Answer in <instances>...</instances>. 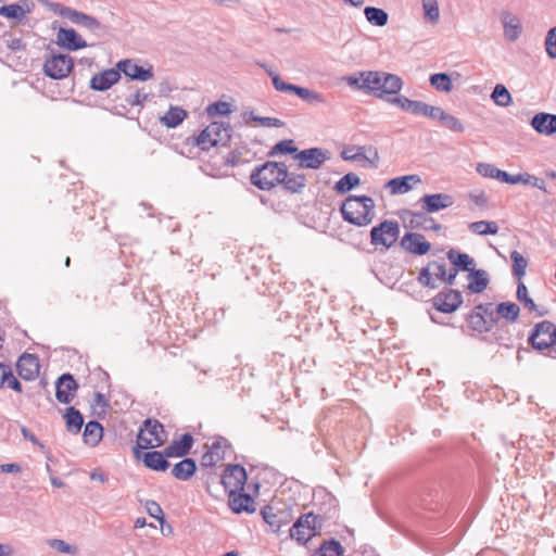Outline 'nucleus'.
Here are the masks:
<instances>
[{
    "label": "nucleus",
    "instance_id": "nucleus-29",
    "mask_svg": "<svg viewBox=\"0 0 556 556\" xmlns=\"http://www.w3.org/2000/svg\"><path fill=\"white\" fill-rule=\"evenodd\" d=\"M197 471V463L192 458L185 457L179 463L175 464L172 469V475L180 481L189 480Z\"/></svg>",
    "mask_w": 556,
    "mask_h": 556
},
{
    "label": "nucleus",
    "instance_id": "nucleus-51",
    "mask_svg": "<svg viewBox=\"0 0 556 556\" xmlns=\"http://www.w3.org/2000/svg\"><path fill=\"white\" fill-rule=\"evenodd\" d=\"M510 260L513 262V274L520 281L521 278L526 275L528 261L518 251H513L510 253Z\"/></svg>",
    "mask_w": 556,
    "mask_h": 556
},
{
    "label": "nucleus",
    "instance_id": "nucleus-55",
    "mask_svg": "<svg viewBox=\"0 0 556 556\" xmlns=\"http://www.w3.org/2000/svg\"><path fill=\"white\" fill-rule=\"evenodd\" d=\"M316 521H317V516H315L313 513L304 514L294 522L295 529L304 528L307 531H309L311 533L315 534L316 533L315 532Z\"/></svg>",
    "mask_w": 556,
    "mask_h": 556
},
{
    "label": "nucleus",
    "instance_id": "nucleus-45",
    "mask_svg": "<svg viewBox=\"0 0 556 556\" xmlns=\"http://www.w3.org/2000/svg\"><path fill=\"white\" fill-rule=\"evenodd\" d=\"M516 298L530 312H538L539 316H543L546 312H539L534 301L529 296L528 289L522 281L518 282Z\"/></svg>",
    "mask_w": 556,
    "mask_h": 556
},
{
    "label": "nucleus",
    "instance_id": "nucleus-2",
    "mask_svg": "<svg viewBox=\"0 0 556 556\" xmlns=\"http://www.w3.org/2000/svg\"><path fill=\"white\" fill-rule=\"evenodd\" d=\"M366 81L369 85L368 94L387 102L392 96L400 93L404 84L400 76L382 71H369Z\"/></svg>",
    "mask_w": 556,
    "mask_h": 556
},
{
    "label": "nucleus",
    "instance_id": "nucleus-32",
    "mask_svg": "<svg viewBox=\"0 0 556 556\" xmlns=\"http://www.w3.org/2000/svg\"><path fill=\"white\" fill-rule=\"evenodd\" d=\"M447 258L453 264V266L458 270L460 269L464 271H470L471 269H473L475 260L466 253H462L454 249H451L447 252Z\"/></svg>",
    "mask_w": 556,
    "mask_h": 556
},
{
    "label": "nucleus",
    "instance_id": "nucleus-5",
    "mask_svg": "<svg viewBox=\"0 0 556 556\" xmlns=\"http://www.w3.org/2000/svg\"><path fill=\"white\" fill-rule=\"evenodd\" d=\"M166 441V432L163 425L155 419H146L137 435V445L134 447L136 456L139 450H148L161 446Z\"/></svg>",
    "mask_w": 556,
    "mask_h": 556
},
{
    "label": "nucleus",
    "instance_id": "nucleus-38",
    "mask_svg": "<svg viewBox=\"0 0 556 556\" xmlns=\"http://www.w3.org/2000/svg\"><path fill=\"white\" fill-rule=\"evenodd\" d=\"M65 422H66V429L68 432L72 433H78L84 425V418L83 415L78 409L71 406L67 407L65 410Z\"/></svg>",
    "mask_w": 556,
    "mask_h": 556
},
{
    "label": "nucleus",
    "instance_id": "nucleus-34",
    "mask_svg": "<svg viewBox=\"0 0 556 556\" xmlns=\"http://www.w3.org/2000/svg\"><path fill=\"white\" fill-rule=\"evenodd\" d=\"M188 113L179 106H170L169 110L160 118V122L167 128H175L187 117Z\"/></svg>",
    "mask_w": 556,
    "mask_h": 556
},
{
    "label": "nucleus",
    "instance_id": "nucleus-24",
    "mask_svg": "<svg viewBox=\"0 0 556 556\" xmlns=\"http://www.w3.org/2000/svg\"><path fill=\"white\" fill-rule=\"evenodd\" d=\"M420 181L418 175H406L390 179L386 187L389 188L391 194H403L412 190L413 184Z\"/></svg>",
    "mask_w": 556,
    "mask_h": 556
},
{
    "label": "nucleus",
    "instance_id": "nucleus-1",
    "mask_svg": "<svg viewBox=\"0 0 556 556\" xmlns=\"http://www.w3.org/2000/svg\"><path fill=\"white\" fill-rule=\"evenodd\" d=\"M375 201L368 195H349L340 207L342 217L349 224L365 227L375 218Z\"/></svg>",
    "mask_w": 556,
    "mask_h": 556
},
{
    "label": "nucleus",
    "instance_id": "nucleus-8",
    "mask_svg": "<svg viewBox=\"0 0 556 556\" xmlns=\"http://www.w3.org/2000/svg\"><path fill=\"white\" fill-rule=\"evenodd\" d=\"M245 468L239 464L228 465L220 477V483L228 494L241 492L247 483Z\"/></svg>",
    "mask_w": 556,
    "mask_h": 556
},
{
    "label": "nucleus",
    "instance_id": "nucleus-28",
    "mask_svg": "<svg viewBox=\"0 0 556 556\" xmlns=\"http://www.w3.org/2000/svg\"><path fill=\"white\" fill-rule=\"evenodd\" d=\"M29 12L30 8L27 0L0 7V15L16 22H21L25 17L26 13Z\"/></svg>",
    "mask_w": 556,
    "mask_h": 556
},
{
    "label": "nucleus",
    "instance_id": "nucleus-6",
    "mask_svg": "<svg viewBox=\"0 0 556 556\" xmlns=\"http://www.w3.org/2000/svg\"><path fill=\"white\" fill-rule=\"evenodd\" d=\"M49 8L54 14L63 18H67L77 26L84 27L93 34H100L105 30V26H103L96 17L84 12L65 7L59 2H50Z\"/></svg>",
    "mask_w": 556,
    "mask_h": 556
},
{
    "label": "nucleus",
    "instance_id": "nucleus-41",
    "mask_svg": "<svg viewBox=\"0 0 556 556\" xmlns=\"http://www.w3.org/2000/svg\"><path fill=\"white\" fill-rule=\"evenodd\" d=\"M261 515L264 521L271 527L274 531H279L282 525L287 523L286 520L282 519V513H275L274 507L266 505L262 508Z\"/></svg>",
    "mask_w": 556,
    "mask_h": 556
},
{
    "label": "nucleus",
    "instance_id": "nucleus-15",
    "mask_svg": "<svg viewBox=\"0 0 556 556\" xmlns=\"http://www.w3.org/2000/svg\"><path fill=\"white\" fill-rule=\"evenodd\" d=\"M121 79L119 68H109L94 74L90 79V88L94 91H106Z\"/></svg>",
    "mask_w": 556,
    "mask_h": 556
},
{
    "label": "nucleus",
    "instance_id": "nucleus-30",
    "mask_svg": "<svg viewBox=\"0 0 556 556\" xmlns=\"http://www.w3.org/2000/svg\"><path fill=\"white\" fill-rule=\"evenodd\" d=\"M469 283L468 289L472 293L483 292L489 285V276L484 269H471L467 277Z\"/></svg>",
    "mask_w": 556,
    "mask_h": 556
},
{
    "label": "nucleus",
    "instance_id": "nucleus-7",
    "mask_svg": "<svg viewBox=\"0 0 556 556\" xmlns=\"http://www.w3.org/2000/svg\"><path fill=\"white\" fill-rule=\"evenodd\" d=\"M400 237V225L396 220L386 219L370 230V243L378 248L390 249Z\"/></svg>",
    "mask_w": 556,
    "mask_h": 556
},
{
    "label": "nucleus",
    "instance_id": "nucleus-35",
    "mask_svg": "<svg viewBox=\"0 0 556 556\" xmlns=\"http://www.w3.org/2000/svg\"><path fill=\"white\" fill-rule=\"evenodd\" d=\"M412 219L409 222L412 228H421L424 230L439 231L442 225L434 222L432 217H427L424 213L409 212Z\"/></svg>",
    "mask_w": 556,
    "mask_h": 556
},
{
    "label": "nucleus",
    "instance_id": "nucleus-20",
    "mask_svg": "<svg viewBox=\"0 0 556 556\" xmlns=\"http://www.w3.org/2000/svg\"><path fill=\"white\" fill-rule=\"evenodd\" d=\"M16 369L22 379L34 380L39 375V361L37 356L25 353L18 358Z\"/></svg>",
    "mask_w": 556,
    "mask_h": 556
},
{
    "label": "nucleus",
    "instance_id": "nucleus-31",
    "mask_svg": "<svg viewBox=\"0 0 556 556\" xmlns=\"http://www.w3.org/2000/svg\"><path fill=\"white\" fill-rule=\"evenodd\" d=\"M504 36L508 41H516L521 34V24L519 20L510 13H504L502 16Z\"/></svg>",
    "mask_w": 556,
    "mask_h": 556
},
{
    "label": "nucleus",
    "instance_id": "nucleus-16",
    "mask_svg": "<svg viewBox=\"0 0 556 556\" xmlns=\"http://www.w3.org/2000/svg\"><path fill=\"white\" fill-rule=\"evenodd\" d=\"M78 384L71 374H63L55 383V397L60 403L68 404L74 397Z\"/></svg>",
    "mask_w": 556,
    "mask_h": 556
},
{
    "label": "nucleus",
    "instance_id": "nucleus-57",
    "mask_svg": "<svg viewBox=\"0 0 556 556\" xmlns=\"http://www.w3.org/2000/svg\"><path fill=\"white\" fill-rule=\"evenodd\" d=\"M473 309L480 313L481 316H484L488 319H492V324L495 326L497 317L495 306L493 305V303H480L476 305Z\"/></svg>",
    "mask_w": 556,
    "mask_h": 556
},
{
    "label": "nucleus",
    "instance_id": "nucleus-27",
    "mask_svg": "<svg viewBox=\"0 0 556 556\" xmlns=\"http://www.w3.org/2000/svg\"><path fill=\"white\" fill-rule=\"evenodd\" d=\"M165 451L157 452L151 451L146 452L142 456V462L146 467L155 471H165L169 468V462L166 459Z\"/></svg>",
    "mask_w": 556,
    "mask_h": 556
},
{
    "label": "nucleus",
    "instance_id": "nucleus-59",
    "mask_svg": "<svg viewBox=\"0 0 556 556\" xmlns=\"http://www.w3.org/2000/svg\"><path fill=\"white\" fill-rule=\"evenodd\" d=\"M148 94L142 93L140 90L130 91L126 97L125 101L130 106H142L147 101Z\"/></svg>",
    "mask_w": 556,
    "mask_h": 556
},
{
    "label": "nucleus",
    "instance_id": "nucleus-3",
    "mask_svg": "<svg viewBox=\"0 0 556 556\" xmlns=\"http://www.w3.org/2000/svg\"><path fill=\"white\" fill-rule=\"evenodd\" d=\"M283 177H286V164L267 161L251 172L250 180L261 190H270L280 184Z\"/></svg>",
    "mask_w": 556,
    "mask_h": 556
},
{
    "label": "nucleus",
    "instance_id": "nucleus-37",
    "mask_svg": "<svg viewBox=\"0 0 556 556\" xmlns=\"http://www.w3.org/2000/svg\"><path fill=\"white\" fill-rule=\"evenodd\" d=\"M549 333H535V326L529 334L528 342L536 351H544L555 345L556 340Z\"/></svg>",
    "mask_w": 556,
    "mask_h": 556
},
{
    "label": "nucleus",
    "instance_id": "nucleus-49",
    "mask_svg": "<svg viewBox=\"0 0 556 556\" xmlns=\"http://www.w3.org/2000/svg\"><path fill=\"white\" fill-rule=\"evenodd\" d=\"M298 148L294 146L292 139H285L277 142L267 153L269 157H274L278 154H296Z\"/></svg>",
    "mask_w": 556,
    "mask_h": 556
},
{
    "label": "nucleus",
    "instance_id": "nucleus-46",
    "mask_svg": "<svg viewBox=\"0 0 556 556\" xmlns=\"http://www.w3.org/2000/svg\"><path fill=\"white\" fill-rule=\"evenodd\" d=\"M468 228L471 232L486 236V235H496L498 232V226L495 222L489 220H479L473 222L468 225Z\"/></svg>",
    "mask_w": 556,
    "mask_h": 556
},
{
    "label": "nucleus",
    "instance_id": "nucleus-25",
    "mask_svg": "<svg viewBox=\"0 0 556 556\" xmlns=\"http://www.w3.org/2000/svg\"><path fill=\"white\" fill-rule=\"evenodd\" d=\"M229 495V506L231 510L236 514H240L242 511L245 513H254L255 506H254V500L250 494L237 492Z\"/></svg>",
    "mask_w": 556,
    "mask_h": 556
},
{
    "label": "nucleus",
    "instance_id": "nucleus-23",
    "mask_svg": "<svg viewBox=\"0 0 556 556\" xmlns=\"http://www.w3.org/2000/svg\"><path fill=\"white\" fill-rule=\"evenodd\" d=\"M193 443V437L190 433H184L165 447V455L167 457H185L189 454Z\"/></svg>",
    "mask_w": 556,
    "mask_h": 556
},
{
    "label": "nucleus",
    "instance_id": "nucleus-64",
    "mask_svg": "<svg viewBox=\"0 0 556 556\" xmlns=\"http://www.w3.org/2000/svg\"><path fill=\"white\" fill-rule=\"evenodd\" d=\"M222 458H223V455L219 452L210 450L205 454H203L202 459H201V465L203 467H213Z\"/></svg>",
    "mask_w": 556,
    "mask_h": 556
},
{
    "label": "nucleus",
    "instance_id": "nucleus-12",
    "mask_svg": "<svg viewBox=\"0 0 556 556\" xmlns=\"http://www.w3.org/2000/svg\"><path fill=\"white\" fill-rule=\"evenodd\" d=\"M446 276V265L438 261H431L426 267H422L417 277V281L426 288L435 289L438 285L435 279L443 281Z\"/></svg>",
    "mask_w": 556,
    "mask_h": 556
},
{
    "label": "nucleus",
    "instance_id": "nucleus-18",
    "mask_svg": "<svg viewBox=\"0 0 556 556\" xmlns=\"http://www.w3.org/2000/svg\"><path fill=\"white\" fill-rule=\"evenodd\" d=\"M56 42L70 51H76L88 46L74 28L61 27L56 33Z\"/></svg>",
    "mask_w": 556,
    "mask_h": 556
},
{
    "label": "nucleus",
    "instance_id": "nucleus-13",
    "mask_svg": "<svg viewBox=\"0 0 556 556\" xmlns=\"http://www.w3.org/2000/svg\"><path fill=\"white\" fill-rule=\"evenodd\" d=\"M432 303L439 312L450 314L462 305L463 295L458 290L445 289L432 299Z\"/></svg>",
    "mask_w": 556,
    "mask_h": 556
},
{
    "label": "nucleus",
    "instance_id": "nucleus-43",
    "mask_svg": "<svg viewBox=\"0 0 556 556\" xmlns=\"http://www.w3.org/2000/svg\"><path fill=\"white\" fill-rule=\"evenodd\" d=\"M366 20L374 26L382 27L387 25L389 15L388 13L376 7H366L364 10Z\"/></svg>",
    "mask_w": 556,
    "mask_h": 556
},
{
    "label": "nucleus",
    "instance_id": "nucleus-61",
    "mask_svg": "<svg viewBox=\"0 0 556 556\" xmlns=\"http://www.w3.org/2000/svg\"><path fill=\"white\" fill-rule=\"evenodd\" d=\"M147 513L154 519L160 522H164V513L162 507L155 501H147L146 502Z\"/></svg>",
    "mask_w": 556,
    "mask_h": 556
},
{
    "label": "nucleus",
    "instance_id": "nucleus-62",
    "mask_svg": "<svg viewBox=\"0 0 556 556\" xmlns=\"http://www.w3.org/2000/svg\"><path fill=\"white\" fill-rule=\"evenodd\" d=\"M388 102L400 108L404 112H410L414 100H410L404 96L395 94L394 97L392 96Z\"/></svg>",
    "mask_w": 556,
    "mask_h": 556
},
{
    "label": "nucleus",
    "instance_id": "nucleus-26",
    "mask_svg": "<svg viewBox=\"0 0 556 556\" xmlns=\"http://www.w3.org/2000/svg\"><path fill=\"white\" fill-rule=\"evenodd\" d=\"M285 190L291 193H302L306 187L307 179L304 174L288 172L286 166V177L280 182Z\"/></svg>",
    "mask_w": 556,
    "mask_h": 556
},
{
    "label": "nucleus",
    "instance_id": "nucleus-10",
    "mask_svg": "<svg viewBox=\"0 0 556 556\" xmlns=\"http://www.w3.org/2000/svg\"><path fill=\"white\" fill-rule=\"evenodd\" d=\"M73 66V59L68 54H52L45 61L43 72L52 79H62L71 73Z\"/></svg>",
    "mask_w": 556,
    "mask_h": 556
},
{
    "label": "nucleus",
    "instance_id": "nucleus-17",
    "mask_svg": "<svg viewBox=\"0 0 556 556\" xmlns=\"http://www.w3.org/2000/svg\"><path fill=\"white\" fill-rule=\"evenodd\" d=\"M116 67L119 68V73H124L130 79L147 81L154 76L152 66L144 68L129 59L118 61Z\"/></svg>",
    "mask_w": 556,
    "mask_h": 556
},
{
    "label": "nucleus",
    "instance_id": "nucleus-36",
    "mask_svg": "<svg viewBox=\"0 0 556 556\" xmlns=\"http://www.w3.org/2000/svg\"><path fill=\"white\" fill-rule=\"evenodd\" d=\"M102 434H103V427L99 421L91 420L86 424L83 435H84V441L87 444H90L92 446L97 445L101 441Z\"/></svg>",
    "mask_w": 556,
    "mask_h": 556
},
{
    "label": "nucleus",
    "instance_id": "nucleus-19",
    "mask_svg": "<svg viewBox=\"0 0 556 556\" xmlns=\"http://www.w3.org/2000/svg\"><path fill=\"white\" fill-rule=\"evenodd\" d=\"M420 202L422 204V210L426 213H435L446 207H450L454 203V199L452 195L447 193H433V194H425Z\"/></svg>",
    "mask_w": 556,
    "mask_h": 556
},
{
    "label": "nucleus",
    "instance_id": "nucleus-42",
    "mask_svg": "<svg viewBox=\"0 0 556 556\" xmlns=\"http://www.w3.org/2000/svg\"><path fill=\"white\" fill-rule=\"evenodd\" d=\"M430 85L439 92L448 93L453 90V83L448 74L435 73L429 77Z\"/></svg>",
    "mask_w": 556,
    "mask_h": 556
},
{
    "label": "nucleus",
    "instance_id": "nucleus-40",
    "mask_svg": "<svg viewBox=\"0 0 556 556\" xmlns=\"http://www.w3.org/2000/svg\"><path fill=\"white\" fill-rule=\"evenodd\" d=\"M467 321L469 323L472 330L478 332H490L494 325L492 324V319H488L484 316H481L480 313L475 309L468 316Z\"/></svg>",
    "mask_w": 556,
    "mask_h": 556
},
{
    "label": "nucleus",
    "instance_id": "nucleus-63",
    "mask_svg": "<svg viewBox=\"0 0 556 556\" xmlns=\"http://www.w3.org/2000/svg\"><path fill=\"white\" fill-rule=\"evenodd\" d=\"M314 533H311L304 528L295 529V523L290 529V536L295 539L300 544H305Z\"/></svg>",
    "mask_w": 556,
    "mask_h": 556
},
{
    "label": "nucleus",
    "instance_id": "nucleus-53",
    "mask_svg": "<svg viewBox=\"0 0 556 556\" xmlns=\"http://www.w3.org/2000/svg\"><path fill=\"white\" fill-rule=\"evenodd\" d=\"M231 113V108L228 102L216 101L206 108V114L210 117L224 116Z\"/></svg>",
    "mask_w": 556,
    "mask_h": 556
},
{
    "label": "nucleus",
    "instance_id": "nucleus-47",
    "mask_svg": "<svg viewBox=\"0 0 556 556\" xmlns=\"http://www.w3.org/2000/svg\"><path fill=\"white\" fill-rule=\"evenodd\" d=\"M368 73H369V71L358 72L357 74H354V75L344 76L343 80L350 87L357 89V90L365 91L366 93H368L369 85L366 81Z\"/></svg>",
    "mask_w": 556,
    "mask_h": 556
},
{
    "label": "nucleus",
    "instance_id": "nucleus-4",
    "mask_svg": "<svg viewBox=\"0 0 556 556\" xmlns=\"http://www.w3.org/2000/svg\"><path fill=\"white\" fill-rule=\"evenodd\" d=\"M477 172L488 178H494L502 182L509 184V185H517V184H525V185H531L540 190L546 191L545 188V181L541 178H538L533 175H530L528 173L518 174V175H510L505 170H502L497 167H495L492 164L488 163H480L477 166Z\"/></svg>",
    "mask_w": 556,
    "mask_h": 556
},
{
    "label": "nucleus",
    "instance_id": "nucleus-54",
    "mask_svg": "<svg viewBox=\"0 0 556 556\" xmlns=\"http://www.w3.org/2000/svg\"><path fill=\"white\" fill-rule=\"evenodd\" d=\"M440 123L443 127L447 128L451 131H454V132H464L465 131V126L463 125V123L457 117H455L454 115H451L446 112H444Z\"/></svg>",
    "mask_w": 556,
    "mask_h": 556
},
{
    "label": "nucleus",
    "instance_id": "nucleus-21",
    "mask_svg": "<svg viewBox=\"0 0 556 556\" xmlns=\"http://www.w3.org/2000/svg\"><path fill=\"white\" fill-rule=\"evenodd\" d=\"M232 128L229 123L212 122L206 128L201 131V139L212 137L216 142L226 146L231 138ZM203 142V140H201Z\"/></svg>",
    "mask_w": 556,
    "mask_h": 556
},
{
    "label": "nucleus",
    "instance_id": "nucleus-39",
    "mask_svg": "<svg viewBox=\"0 0 556 556\" xmlns=\"http://www.w3.org/2000/svg\"><path fill=\"white\" fill-rule=\"evenodd\" d=\"M496 315L508 323H515L520 314V307L514 302H502L495 306Z\"/></svg>",
    "mask_w": 556,
    "mask_h": 556
},
{
    "label": "nucleus",
    "instance_id": "nucleus-56",
    "mask_svg": "<svg viewBox=\"0 0 556 556\" xmlns=\"http://www.w3.org/2000/svg\"><path fill=\"white\" fill-rule=\"evenodd\" d=\"M49 546L56 549L59 553L76 555L78 548L74 545L68 544L64 540L52 539L49 541Z\"/></svg>",
    "mask_w": 556,
    "mask_h": 556
},
{
    "label": "nucleus",
    "instance_id": "nucleus-52",
    "mask_svg": "<svg viewBox=\"0 0 556 556\" xmlns=\"http://www.w3.org/2000/svg\"><path fill=\"white\" fill-rule=\"evenodd\" d=\"M425 17L432 24H437L440 18V10L437 0H422Z\"/></svg>",
    "mask_w": 556,
    "mask_h": 556
},
{
    "label": "nucleus",
    "instance_id": "nucleus-9",
    "mask_svg": "<svg viewBox=\"0 0 556 556\" xmlns=\"http://www.w3.org/2000/svg\"><path fill=\"white\" fill-rule=\"evenodd\" d=\"M274 87L277 91L280 92H293L303 101L309 104H325L327 102L323 93L305 87L286 83L281 79V77L274 78Z\"/></svg>",
    "mask_w": 556,
    "mask_h": 556
},
{
    "label": "nucleus",
    "instance_id": "nucleus-22",
    "mask_svg": "<svg viewBox=\"0 0 556 556\" xmlns=\"http://www.w3.org/2000/svg\"><path fill=\"white\" fill-rule=\"evenodd\" d=\"M530 124L538 134L552 136L556 132V114L536 113Z\"/></svg>",
    "mask_w": 556,
    "mask_h": 556
},
{
    "label": "nucleus",
    "instance_id": "nucleus-48",
    "mask_svg": "<svg viewBox=\"0 0 556 556\" xmlns=\"http://www.w3.org/2000/svg\"><path fill=\"white\" fill-rule=\"evenodd\" d=\"M491 99L498 105V106H503V108H506L508 105L511 104L513 102V98H511V94L509 93L508 89L502 85V84H497L492 93H491Z\"/></svg>",
    "mask_w": 556,
    "mask_h": 556
},
{
    "label": "nucleus",
    "instance_id": "nucleus-14",
    "mask_svg": "<svg viewBox=\"0 0 556 556\" xmlns=\"http://www.w3.org/2000/svg\"><path fill=\"white\" fill-rule=\"evenodd\" d=\"M400 247L408 253L420 256L431 250V243L419 232H406L400 241Z\"/></svg>",
    "mask_w": 556,
    "mask_h": 556
},
{
    "label": "nucleus",
    "instance_id": "nucleus-60",
    "mask_svg": "<svg viewBox=\"0 0 556 556\" xmlns=\"http://www.w3.org/2000/svg\"><path fill=\"white\" fill-rule=\"evenodd\" d=\"M250 119L258 123L261 126L264 127H282L285 125V123L281 119H278L276 117H263L254 115L253 113L251 114Z\"/></svg>",
    "mask_w": 556,
    "mask_h": 556
},
{
    "label": "nucleus",
    "instance_id": "nucleus-50",
    "mask_svg": "<svg viewBox=\"0 0 556 556\" xmlns=\"http://www.w3.org/2000/svg\"><path fill=\"white\" fill-rule=\"evenodd\" d=\"M316 554L317 556H343V547L339 541L331 539L325 541Z\"/></svg>",
    "mask_w": 556,
    "mask_h": 556
},
{
    "label": "nucleus",
    "instance_id": "nucleus-33",
    "mask_svg": "<svg viewBox=\"0 0 556 556\" xmlns=\"http://www.w3.org/2000/svg\"><path fill=\"white\" fill-rule=\"evenodd\" d=\"M341 157L344 161H354V162H361V161H370L372 165L376 167L379 161V154L377 150H374V159H368L364 153V147H351L341 152Z\"/></svg>",
    "mask_w": 556,
    "mask_h": 556
},
{
    "label": "nucleus",
    "instance_id": "nucleus-58",
    "mask_svg": "<svg viewBox=\"0 0 556 556\" xmlns=\"http://www.w3.org/2000/svg\"><path fill=\"white\" fill-rule=\"evenodd\" d=\"M545 50L551 59H556V26L552 27L546 34Z\"/></svg>",
    "mask_w": 556,
    "mask_h": 556
},
{
    "label": "nucleus",
    "instance_id": "nucleus-44",
    "mask_svg": "<svg viewBox=\"0 0 556 556\" xmlns=\"http://www.w3.org/2000/svg\"><path fill=\"white\" fill-rule=\"evenodd\" d=\"M361 184L359 177L355 173L345 174L334 185V190L339 194H345Z\"/></svg>",
    "mask_w": 556,
    "mask_h": 556
},
{
    "label": "nucleus",
    "instance_id": "nucleus-11",
    "mask_svg": "<svg viewBox=\"0 0 556 556\" xmlns=\"http://www.w3.org/2000/svg\"><path fill=\"white\" fill-rule=\"evenodd\" d=\"M294 159L299 160V168L318 169L330 159V153L321 148H309L299 151Z\"/></svg>",
    "mask_w": 556,
    "mask_h": 556
}]
</instances>
